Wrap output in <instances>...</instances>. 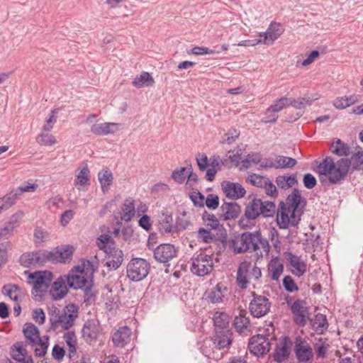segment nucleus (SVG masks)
I'll use <instances>...</instances> for the list:
<instances>
[{"instance_id": "nucleus-31", "label": "nucleus", "mask_w": 363, "mask_h": 363, "mask_svg": "<svg viewBox=\"0 0 363 363\" xmlns=\"http://www.w3.org/2000/svg\"><path fill=\"white\" fill-rule=\"evenodd\" d=\"M23 335L29 345L33 347L38 341H40V332L38 328L33 323H27L23 329Z\"/></svg>"}, {"instance_id": "nucleus-62", "label": "nucleus", "mask_w": 363, "mask_h": 363, "mask_svg": "<svg viewBox=\"0 0 363 363\" xmlns=\"http://www.w3.org/2000/svg\"><path fill=\"white\" fill-rule=\"evenodd\" d=\"M205 204L208 208L216 209L219 206V198L214 194H208L205 200Z\"/></svg>"}, {"instance_id": "nucleus-30", "label": "nucleus", "mask_w": 363, "mask_h": 363, "mask_svg": "<svg viewBox=\"0 0 363 363\" xmlns=\"http://www.w3.org/2000/svg\"><path fill=\"white\" fill-rule=\"evenodd\" d=\"M233 325L236 331L240 335H247L250 331V319L246 313H240L233 320Z\"/></svg>"}, {"instance_id": "nucleus-43", "label": "nucleus", "mask_w": 363, "mask_h": 363, "mask_svg": "<svg viewBox=\"0 0 363 363\" xmlns=\"http://www.w3.org/2000/svg\"><path fill=\"white\" fill-rule=\"evenodd\" d=\"M330 345L327 339L319 338L313 343V349L317 359H323L327 356Z\"/></svg>"}, {"instance_id": "nucleus-49", "label": "nucleus", "mask_w": 363, "mask_h": 363, "mask_svg": "<svg viewBox=\"0 0 363 363\" xmlns=\"http://www.w3.org/2000/svg\"><path fill=\"white\" fill-rule=\"evenodd\" d=\"M35 267L44 265L47 262H51L52 254L47 250H39L35 252Z\"/></svg>"}, {"instance_id": "nucleus-15", "label": "nucleus", "mask_w": 363, "mask_h": 363, "mask_svg": "<svg viewBox=\"0 0 363 363\" xmlns=\"http://www.w3.org/2000/svg\"><path fill=\"white\" fill-rule=\"evenodd\" d=\"M178 248L170 243H163L154 250V258L158 262L166 264L177 256Z\"/></svg>"}, {"instance_id": "nucleus-41", "label": "nucleus", "mask_w": 363, "mask_h": 363, "mask_svg": "<svg viewBox=\"0 0 363 363\" xmlns=\"http://www.w3.org/2000/svg\"><path fill=\"white\" fill-rule=\"evenodd\" d=\"M330 150L337 156H347L350 153L347 144L342 142L340 139H337L331 143Z\"/></svg>"}, {"instance_id": "nucleus-54", "label": "nucleus", "mask_w": 363, "mask_h": 363, "mask_svg": "<svg viewBox=\"0 0 363 363\" xmlns=\"http://www.w3.org/2000/svg\"><path fill=\"white\" fill-rule=\"evenodd\" d=\"M63 199L61 196L57 195L50 198L47 202L46 206L48 209L55 211L62 208Z\"/></svg>"}, {"instance_id": "nucleus-27", "label": "nucleus", "mask_w": 363, "mask_h": 363, "mask_svg": "<svg viewBox=\"0 0 363 363\" xmlns=\"http://www.w3.org/2000/svg\"><path fill=\"white\" fill-rule=\"evenodd\" d=\"M23 216V213L22 211H18L13 214L4 228L0 229V239L7 238V236L13 232L14 228L18 225Z\"/></svg>"}, {"instance_id": "nucleus-23", "label": "nucleus", "mask_w": 363, "mask_h": 363, "mask_svg": "<svg viewBox=\"0 0 363 363\" xmlns=\"http://www.w3.org/2000/svg\"><path fill=\"white\" fill-rule=\"evenodd\" d=\"M131 330L127 326L120 327L112 335L113 345L123 348L130 340Z\"/></svg>"}, {"instance_id": "nucleus-2", "label": "nucleus", "mask_w": 363, "mask_h": 363, "mask_svg": "<svg viewBox=\"0 0 363 363\" xmlns=\"http://www.w3.org/2000/svg\"><path fill=\"white\" fill-rule=\"evenodd\" d=\"M350 164V160L347 158H341L335 162L332 157H326L318 165L316 172L320 179L327 177L330 183L337 184L346 177Z\"/></svg>"}, {"instance_id": "nucleus-5", "label": "nucleus", "mask_w": 363, "mask_h": 363, "mask_svg": "<svg viewBox=\"0 0 363 363\" xmlns=\"http://www.w3.org/2000/svg\"><path fill=\"white\" fill-rule=\"evenodd\" d=\"M259 240V230L245 232L232 238L229 241V247L235 254L257 252L259 250L257 245Z\"/></svg>"}, {"instance_id": "nucleus-19", "label": "nucleus", "mask_w": 363, "mask_h": 363, "mask_svg": "<svg viewBox=\"0 0 363 363\" xmlns=\"http://www.w3.org/2000/svg\"><path fill=\"white\" fill-rule=\"evenodd\" d=\"M221 187L226 197L231 199L242 198L246 194L245 188L239 183L224 181L221 183Z\"/></svg>"}, {"instance_id": "nucleus-44", "label": "nucleus", "mask_w": 363, "mask_h": 363, "mask_svg": "<svg viewBox=\"0 0 363 363\" xmlns=\"http://www.w3.org/2000/svg\"><path fill=\"white\" fill-rule=\"evenodd\" d=\"M63 339L68 347L69 357L75 354L77 352V337L74 332L69 331L64 334Z\"/></svg>"}, {"instance_id": "nucleus-56", "label": "nucleus", "mask_w": 363, "mask_h": 363, "mask_svg": "<svg viewBox=\"0 0 363 363\" xmlns=\"http://www.w3.org/2000/svg\"><path fill=\"white\" fill-rule=\"evenodd\" d=\"M37 142L41 145H52L56 143V139L51 134L43 133L38 136Z\"/></svg>"}, {"instance_id": "nucleus-26", "label": "nucleus", "mask_w": 363, "mask_h": 363, "mask_svg": "<svg viewBox=\"0 0 363 363\" xmlns=\"http://www.w3.org/2000/svg\"><path fill=\"white\" fill-rule=\"evenodd\" d=\"M317 99L316 98H311L310 96H303L298 99H289V105L292 106L299 111L296 113V116L290 117L289 121H295L303 115V111L307 106H311L312 102Z\"/></svg>"}, {"instance_id": "nucleus-6", "label": "nucleus", "mask_w": 363, "mask_h": 363, "mask_svg": "<svg viewBox=\"0 0 363 363\" xmlns=\"http://www.w3.org/2000/svg\"><path fill=\"white\" fill-rule=\"evenodd\" d=\"M150 263L143 258H133L127 264V277L133 281L143 280L149 274Z\"/></svg>"}, {"instance_id": "nucleus-60", "label": "nucleus", "mask_w": 363, "mask_h": 363, "mask_svg": "<svg viewBox=\"0 0 363 363\" xmlns=\"http://www.w3.org/2000/svg\"><path fill=\"white\" fill-rule=\"evenodd\" d=\"M198 238L205 243H210L215 240V236L210 230L200 228L198 231Z\"/></svg>"}, {"instance_id": "nucleus-47", "label": "nucleus", "mask_w": 363, "mask_h": 363, "mask_svg": "<svg viewBox=\"0 0 363 363\" xmlns=\"http://www.w3.org/2000/svg\"><path fill=\"white\" fill-rule=\"evenodd\" d=\"M269 272L271 279L277 281L284 272V265L278 261H272L269 264Z\"/></svg>"}, {"instance_id": "nucleus-20", "label": "nucleus", "mask_w": 363, "mask_h": 363, "mask_svg": "<svg viewBox=\"0 0 363 363\" xmlns=\"http://www.w3.org/2000/svg\"><path fill=\"white\" fill-rule=\"evenodd\" d=\"M108 255L106 266L109 269L116 270L123 262V252L115 246H108L104 251Z\"/></svg>"}, {"instance_id": "nucleus-8", "label": "nucleus", "mask_w": 363, "mask_h": 363, "mask_svg": "<svg viewBox=\"0 0 363 363\" xmlns=\"http://www.w3.org/2000/svg\"><path fill=\"white\" fill-rule=\"evenodd\" d=\"M52 277V272L48 271H38L30 274L28 279L33 285L32 294L35 296H43V293L46 292L50 286Z\"/></svg>"}, {"instance_id": "nucleus-64", "label": "nucleus", "mask_w": 363, "mask_h": 363, "mask_svg": "<svg viewBox=\"0 0 363 363\" xmlns=\"http://www.w3.org/2000/svg\"><path fill=\"white\" fill-rule=\"evenodd\" d=\"M190 198L195 206H203L205 198L200 191H193L190 195Z\"/></svg>"}, {"instance_id": "nucleus-39", "label": "nucleus", "mask_w": 363, "mask_h": 363, "mask_svg": "<svg viewBox=\"0 0 363 363\" xmlns=\"http://www.w3.org/2000/svg\"><path fill=\"white\" fill-rule=\"evenodd\" d=\"M2 294L9 296L11 300L18 302L19 298L23 296L21 288L16 284H6L2 287Z\"/></svg>"}, {"instance_id": "nucleus-24", "label": "nucleus", "mask_w": 363, "mask_h": 363, "mask_svg": "<svg viewBox=\"0 0 363 363\" xmlns=\"http://www.w3.org/2000/svg\"><path fill=\"white\" fill-rule=\"evenodd\" d=\"M251 268V263L250 262H242L238 269L237 272V284L242 289L247 288L249 285L250 269Z\"/></svg>"}, {"instance_id": "nucleus-10", "label": "nucleus", "mask_w": 363, "mask_h": 363, "mask_svg": "<svg viewBox=\"0 0 363 363\" xmlns=\"http://www.w3.org/2000/svg\"><path fill=\"white\" fill-rule=\"evenodd\" d=\"M252 299L249 305L251 315L255 318H261L267 315L271 308V302L264 296L252 292Z\"/></svg>"}, {"instance_id": "nucleus-25", "label": "nucleus", "mask_w": 363, "mask_h": 363, "mask_svg": "<svg viewBox=\"0 0 363 363\" xmlns=\"http://www.w3.org/2000/svg\"><path fill=\"white\" fill-rule=\"evenodd\" d=\"M66 279L60 277L53 282L50 289V295L54 300H60L64 298L68 292Z\"/></svg>"}, {"instance_id": "nucleus-48", "label": "nucleus", "mask_w": 363, "mask_h": 363, "mask_svg": "<svg viewBox=\"0 0 363 363\" xmlns=\"http://www.w3.org/2000/svg\"><path fill=\"white\" fill-rule=\"evenodd\" d=\"M18 198V195L16 192L15 189H13L9 194L0 198V203L1 206L4 207V210L9 209L13 204L16 203L17 199Z\"/></svg>"}, {"instance_id": "nucleus-42", "label": "nucleus", "mask_w": 363, "mask_h": 363, "mask_svg": "<svg viewBox=\"0 0 363 363\" xmlns=\"http://www.w3.org/2000/svg\"><path fill=\"white\" fill-rule=\"evenodd\" d=\"M90 184V171L88 167L86 165L83 167L79 173L76 176L74 179V185L78 189H81V187H84Z\"/></svg>"}, {"instance_id": "nucleus-17", "label": "nucleus", "mask_w": 363, "mask_h": 363, "mask_svg": "<svg viewBox=\"0 0 363 363\" xmlns=\"http://www.w3.org/2000/svg\"><path fill=\"white\" fill-rule=\"evenodd\" d=\"M290 308L296 324L298 326H305L306 318L308 313L306 301L297 299L291 305Z\"/></svg>"}, {"instance_id": "nucleus-53", "label": "nucleus", "mask_w": 363, "mask_h": 363, "mask_svg": "<svg viewBox=\"0 0 363 363\" xmlns=\"http://www.w3.org/2000/svg\"><path fill=\"white\" fill-rule=\"evenodd\" d=\"M289 106V98L282 97L276 101V102L269 107V113L274 112L277 114Z\"/></svg>"}, {"instance_id": "nucleus-59", "label": "nucleus", "mask_w": 363, "mask_h": 363, "mask_svg": "<svg viewBox=\"0 0 363 363\" xmlns=\"http://www.w3.org/2000/svg\"><path fill=\"white\" fill-rule=\"evenodd\" d=\"M98 247L105 251L108 246H114L111 237L108 235H101L98 238Z\"/></svg>"}, {"instance_id": "nucleus-3", "label": "nucleus", "mask_w": 363, "mask_h": 363, "mask_svg": "<svg viewBox=\"0 0 363 363\" xmlns=\"http://www.w3.org/2000/svg\"><path fill=\"white\" fill-rule=\"evenodd\" d=\"M249 201L245 205L244 218L239 220L241 226L247 225L245 223V219L255 220L259 216L264 217H272L276 213V206L273 201H263L254 196H250Z\"/></svg>"}, {"instance_id": "nucleus-29", "label": "nucleus", "mask_w": 363, "mask_h": 363, "mask_svg": "<svg viewBox=\"0 0 363 363\" xmlns=\"http://www.w3.org/2000/svg\"><path fill=\"white\" fill-rule=\"evenodd\" d=\"M121 211V220L130 222L135 215V201L130 197L125 199L122 204Z\"/></svg>"}, {"instance_id": "nucleus-34", "label": "nucleus", "mask_w": 363, "mask_h": 363, "mask_svg": "<svg viewBox=\"0 0 363 363\" xmlns=\"http://www.w3.org/2000/svg\"><path fill=\"white\" fill-rule=\"evenodd\" d=\"M52 254L51 262H65L70 259L73 253L72 248L67 246L62 248H56L52 251H50Z\"/></svg>"}, {"instance_id": "nucleus-4", "label": "nucleus", "mask_w": 363, "mask_h": 363, "mask_svg": "<svg viewBox=\"0 0 363 363\" xmlns=\"http://www.w3.org/2000/svg\"><path fill=\"white\" fill-rule=\"evenodd\" d=\"M49 313L52 329L55 330L61 328L67 330L74 325L78 316V308L73 303L67 305L62 310L52 307Z\"/></svg>"}, {"instance_id": "nucleus-14", "label": "nucleus", "mask_w": 363, "mask_h": 363, "mask_svg": "<svg viewBox=\"0 0 363 363\" xmlns=\"http://www.w3.org/2000/svg\"><path fill=\"white\" fill-rule=\"evenodd\" d=\"M101 332V328L98 320H88L82 328V337L87 344L93 345L96 342Z\"/></svg>"}, {"instance_id": "nucleus-7", "label": "nucleus", "mask_w": 363, "mask_h": 363, "mask_svg": "<svg viewBox=\"0 0 363 363\" xmlns=\"http://www.w3.org/2000/svg\"><path fill=\"white\" fill-rule=\"evenodd\" d=\"M232 332L230 329L223 330H216L213 339H207L204 340L201 346V352L205 356H210L211 352L207 350L208 347L213 345L215 348L221 350L228 347L232 342Z\"/></svg>"}, {"instance_id": "nucleus-57", "label": "nucleus", "mask_w": 363, "mask_h": 363, "mask_svg": "<svg viewBox=\"0 0 363 363\" xmlns=\"http://www.w3.org/2000/svg\"><path fill=\"white\" fill-rule=\"evenodd\" d=\"M84 302L86 305H90L94 301V293L92 292V280L90 283L83 288Z\"/></svg>"}, {"instance_id": "nucleus-12", "label": "nucleus", "mask_w": 363, "mask_h": 363, "mask_svg": "<svg viewBox=\"0 0 363 363\" xmlns=\"http://www.w3.org/2000/svg\"><path fill=\"white\" fill-rule=\"evenodd\" d=\"M294 351L297 360L302 363L308 362L314 356L313 347L307 340L301 337L296 338Z\"/></svg>"}, {"instance_id": "nucleus-40", "label": "nucleus", "mask_w": 363, "mask_h": 363, "mask_svg": "<svg viewBox=\"0 0 363 363\" xmlns=\"http://www.w3.org/2000/svg\"><path fill=\"white\" fill-rule=\"evenodd\" d=\"M98 179L101 184L102 191L104 193L107 192L113 180L111 172L108 169H103L99 172Z\"/></svg>"}, {"instance_id": "nucleus-1", "label": "nucleus", "mask_w": 363, "mask_h": 363, "mask_svg": "<svg viewBox=\"0 0 363 363\" xmlns=\"http://www.w3.org/2000/svg\"><path fill=\"white\" fill-rule=\"evenodd\" d=\"M301 196L297 189H294L287 196L286 202L281 201L277 211V223L282 229H286L289 225L296 226L301 220L298 206Z\"/></svg>"}, {"instance_id": "nucleus-61", "label": "nucleus", "mask_w": 363, "mask_h": 363, "mask_svg": "<svg viewBox=\"0 0 363 363\" xmlns=\"http://www.w3.org/2000/svg\"><path fill=\"white\" fill-rule=\"evenodd\" d=\"M34 238L35 242H42L48 239L49 233L45 229L38 227L34 230Z\"/></svg>"}, {"instance_id": "nucleus-11", "label": "nucleus", "mask_w": 363, "mask_h": 363, "mask_svg": "<svg viewBox=\"0 0 363 363\" xmlns=\"http://www.w3.org/2000/svg\"><path fill=\"white\" fill-rule=\"evenodd\" d=\"M89 269L85 270L84 267L77 266L76 269L71 270L65 279L68 286L74 289H83L90 283L88 280L87 274Z\"/></svg>"}, {"instance_id": "nucleus-45", "label": "nucleus", "mask_w": 363, "mask_h": 363, "mask_svg": "<svg viewBox=\"0 0 363 363\" xmlns=\"http://www.w3.org/2000/svg\"><path fill=\"white\" fill-rule=\"evenodd\" d=\"M48 340V336H44L40 339V341L34 344V346H35L34 353L36 357H43L46 354L49 347Z\"/></svg>"}, {"instance_id": "nucleus-22", "label": "nucleus", "mask_w": 363, "mask_h": 363, "mask_svg": "<svg viewBox=\"0 0 363 363\" xmlns=\"http://www.w3.org/2000/svg\"><path fill=\"white\" fill-rule=\"evenodd\" d=\"M241 211L240 206L235 201H224L220 207V218L223 220L235 219Z\"/></svg>"}, {"instance_id": "nucleus-16", "label": "nucleus", "mask_w": 363, "mask_h": 363, "mask_svg": "<svg viewBox=\"0 0 363 363\" xmlns=\"http://www.w3.org/2000/svg\"><path fill=\"white\" fill-rule=\"evenodd\" d=\"M284 257L288 263L289 270L294 275L301 277L306 272V263L300 256L294 255L291 252H285Z\"/></svg>"}, {"instance_id": "nucleus-55", "label": "nucleus", "mask_w": 363, "mask_h": 363, "mask_svg": "<svg viewBox=\"0 0 363 363\" xmlns=\"http://www.w3.org/2000/svg\"><path fill=\"white\" fill-rule=\"evenodd\" d=\"M282 284L285 290L288 292L292 293L298 290L297 284L295 283L293 278L289 275L285 276L284 277L282 280Z\"/></svg>"}, {"instance_id": "nucleus-58", "label": "nucleus", "mask_w": 363, "mask_h": 363, "mask_svg": "<svg viewBox=\"0 0 363 363\" xmlns=\"http://www.w3.org/2000/svg\"><path fill=\"white\" fill-rule=\"evenodd\" d=\"M35 252L25 253L20 257V262L26 267H35Z\"/></svg>"}, {"instance_id": "nucleus-18", "label": "nucleus", "mask_w": 363, "mask_h": 363, "mask_svg": "<svg viewBox=\"0 0 363 363\" xmlns=\"http://www.w3.org/2000/svg\"><path fill=\"white\" fill-rule=\"evenodd\" d=\"M292 342L289 337H285L282 341L277 344L275 350L273 353V359L278 363H281L286 360L291 353Z\"/></svg>"}, {"instance_id": "nucleus-50", "label": "nucleus", "mask_w": 363, "mask_h": 363, "mask_svg": "<svg viewBox=\"0 0 363 363\" xmlns=\"http://www.w3.org/2000/svg\"><path fill=\"white\" fill-rule=\"evenodd\" d=\"M276 168H291L296 164V160L292 157L278 155L276 157Z\"/></svg>"}, {"instance_id": "nucleus-28", "label": "nucleus", "mask_w": 363, "mask_h": 363, "mask_svg": "<svg viewBox=\"0 0 363 363\" xmlns=\"http://www.w3.org/2000/svg\"><path fill=\"white\" fill-rule=\"evenodd\" d=\"M226 291L227 288L223 286L221 283H218L216 286L206 291V299L212 303H221Z\"/></svg>"}, {"instance_id": "nucleus-33", "label": "nucleus", "mask_w": 363, "mask_h": 363, "mask_svg": "<svg viewBox=\"0 0 363 363\" xmlns=\"http://www.w3.org/2000/svg\"><path fill=\"white\" fill-rule=\"evenodd\" d=\"M159 230L164 234L172 232L174 228H176L173 224V218L171 213L167 211H162L161 215L159 216Z\"/></svg>"}, {"instance_id": "nucleus-63", "label": "nucleus", "mask_w": 363, "mask_h": 363, "mask_svg": "<svg viewBox=\"0 0 363 363\" xmlns=\"http://www.w3.org/2000/svg\"><path fill=\"white\" fill-rule=\"evenodd\" d=\"M303 182L306 189H311L315 186L317 180L313 174L307 173L303 175Z\"/></svg>"}, {"instance_id": "nucleus-51", "label": "nucleus", "mask_w": 363, "mask_h": 363, "mask_svg": "<svg viewBox=\"0 0 363 363\" xmlns=\"http://www.w3.org/2000/svg\"><path fill=\"white\" fill-rule=\"evenodd\" d=\"M247 181L255 186L262 188L263 186H266L267 182H268V178L252 173L249 174Z\"/></svg>"}, {"instance_id": "nucleus-36", "label": "nucleus", "mask_w": 363, "mask_h": 363, "mask_svg": "<svg viewBox=\"0 0 363 363\" xmlns=\"http://www.w3.org/2000/svg\"><path fill=\"white\" fill-rule=\"evenodd\" d=\"M213 320L215 331L229 329L230 317L225 312H216L213 315Z\"/></svg>"}, {"instance_id": "nucleus-9", "label": "nucleus", "mask_w": 363, "mask_h": 363, "mask_svg": "<svg viewBox=\"0 0 363 363\" xmlns=\"http://www.w3.org/2000/svg\"><path fill=\"white\" fill-rule=\"evenodd\" d=\"M191 272L199 277L209 274L213 269V257L211 255L201 252L195 254L191 259Z\"/></svg>"}, {"instance_id": "nucleus-35", "label": "nucleus", "mask_w": 363, "mask_h": 363, "mask_svg": "<svg viewBox=\"0 0 363 363\" xmlns=\"http://www.w3.org/2000/svg\"><path fill=\"white\" fill-rule=\"evenodd\" d=\"M26 344L23 342H17L13 345L11 347V350H16L18 352V354L13 355V358L17 361L21 362V363H33V358L31 357L26 358L27 354V350L26 348Z\"/></svg>"}, {"instance_id": "nucleus-46", "label": "nucleus", "mask_w": 363, "mask_h": 363, "mask_svg": "<svg viewBox=\"0 0 363 363\" xmlns=\"http://www.w3.org/2000/svg\"><path fill=\"white\" fill-rule=\"evenodd\" d=\"M202 219L206 225L211 229H217L220 225L219 220H222L220 218V213H218V216H216L207 211H204L202 214Z\"/></svg>"}, {"instance_id": "nucleus-52", "label": "nucleus", "mask_w": 363, "mask_h": 363, "mask_svg": "<svg viewBox=\"0 0 363 363\" xmlns=\"http://www.w3.org/2000/svg\"><path fill=\"white\" fill-rule=\"evenodd\" d=\"M188 167H179L175 169L172 174L171 178L179 184H182L186 177Z\"/></svg>"}, {"instance_id": "nucleus-21", "label": "nucleus", "mask_w": 363, "mask_h": 363, "mask_svg": "<svg viewBox=\"0 0 363 363\" xmlns=\"http://www.w3.org/2000/svg\"><path fill=\"white\" fill-rule=\"evenodd\" d=\"M282 33L279 24L271 23L266 32L259 33L261 38L258 39L255 43L272 44Z\"/></svg>"}, {"instance_id": "nucleus-13", "label": "nucleus", "mask_w": 363, "mask_h": 363, "mask_svg": "<svg viewBox=\"0 0 363 363\" xmlns=\"http://www.w3.org/2000/svg\"><path fill=\"white\" fill-rule=\"evenodd\" d=\"M271 342L262 335H257L250 339L248 349L255 356L259 357L267 354L270 350Z\"/></svg>"}, {"instance_id": "nucleus-37", "label": "nucleus", "mask_w": 363, "mask_h": 363, "mask_svg": "<svg viewBox=\"0 0 363 363\" xmlns=\"http://www.w3.org/2000/svg\"><path fill=\"white\" fill-rule=\"evenodd\" d=\"M312 328L318 334H323L328 328V323L326 315L318 313L311 320Z\"/></svg>"}, {"instance_id": "nucleus-32", "label": "nucleus", "mask_w": 363, "mask_h": 363, "mask_svg": "<svg viewBox=\"0 0 363 363\" xmlns=\"http://www.w3.org/2000/svg\"><path fill=\"white\" fill-rule=\"evenodd\" d=\"M118 129V124L115 123H103L94 124L91 132L96 135H106L114 133Z\"/></svg>"}, {"instance_id": "nucleus-38", "label": "nucleus", "mask_w": 363, "mask_h": 363, "mask_svg": "<svg viewBox=\"0 0 363 363\" xmlns=\"http://www.w3.org/2000/svg\"><path fill=\"white\" fill-rule=\"evenodd\" d=\"M132 84L136 88L152 86L155 84V80L149 72L143 71L133 79Z\"/></svg>"}]
</instances>
